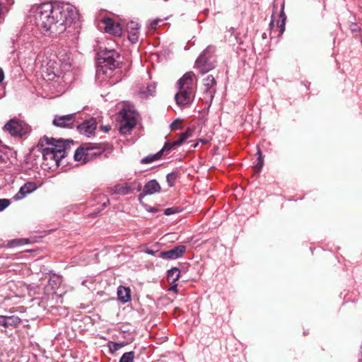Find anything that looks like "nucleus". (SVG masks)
Masks as SVG:
<instances>
[{"label":"nucleus","instance_id":"f257e3e1","mask_svg":"<svg viewBox=\"0 0 362 362\" xmlns=\"http://www.w3.org/2000/svg\"><path fill=\"white\" fill-rule=\"evenodd\" d=\"M37 26L52 34L65 31L78 18L77 8L69 3H44L33 8Z\"/></svg>","mask_w":362,"mask_h":362},{"label":"nucleus","instance_id":"f03ea898","mask_svg":"<svg viewBox=\"0 0 362 362\" xmlns=\"http://www.w3.org/2000/svg\"><path fill=\"white\" fill-rule=\"evenodd\" d=\"M72 141L55 139L46 136L41 138L37 148L42 153L45 169L54 170L59 166L60 161L66 156V149Z\"/></svg>","mask_w":362,"mask_h":362},{"label":"nucleus","instance_id":"7ed1b4c3","mask_svg":"<svg viewBox=\"0 0 362 362\" xmlns=\"http://www.w3.org/2000/svg\"><path fill=\"white\" fill-rule=\"evenodd\" d=\"M71 54L66 50L59 51L57 55L50 59L42 66L43 76L52 81L55 78L64 77L71 69Z\"/></svg>","mask_w":362,"mask_h":362},{"label":"nucleus","instance_id":"20e7f679","mask_svg":"<svg viewBox=\"0 0 362 362\" xmlns=\"http://www.w3.org/2000/svg\"><path fill=\"white\" fill-rule=\"evenodd\" d=\"M119 54L114 49H105L98 54V66L96 70L98 77H110L113 71L118 66Z\"/></svg>","mask_w":362,"mask_h":362},{"label":"nucleus","instance_id":"39448f33","mask_svg":"<svg viewBox=\"0 0 362 362\" xmlns=\"http://www.w3.org/2000/svg\"><path fill=\"white\" fill-rule=\"evenodd\" d=\"M194 76L192 71H189L185 73L177 82L178 91L175 95V99L180 107H184L192 101V86Z\"/></svg>","mask_w":362,"mask_h":362},{"label":"nucleus","instance_id":"423d86ee","mask_svg":"<svg viewBox=\"0 0 362 362\" xmlns=\"http://www.w3.org/2000/svg\"><path fill=\"white\" fill-rule=\"evenodd\" d=\"M214 52L215 47L209 45L197 59L195 66L201 74H206L215 68L216 60Z\"/></svg>","mask_w":362,"mask_h":362},{"label":"nucleus","instance_id":"0eeeda50","mask_svg":"<svg viewBox=\"0 0 362 362\" xmlns=\"http://www.w3.org/2000/svg\"><path fill=\"white\" fill-rule=\"evenodd\" d=\"M119 115L121 117L119 132L123 135L130 134L136 124V112L134 110L124 108L119 112Z\"/></svg>","mask_w":362,"mask_h":362},{"label":"nucleus","instance_id":"6e6552de","mask_svg":"<svg viewBox=\"0 0 362 362\" xmlns=\"http://www.w3.org/2000/svg\"><path fill=\"white\" fill-rule=\"evenodd\" d=\"M204 91L202 100L209 105H211L216 93V81L213 75H208L203 79Z\"/></svg>","mask_w":362,"mask_h":362},{"label":"nucleus","instance_id":"1a4fd4ad","mask_svg":"<svg viewBox=\"0 0 362 362\" xmlns=\"http://www.w3.org/2000/svg\"><path fill=\"white\" fill-rule=\"evenodd\" d=\"M4 128L13 136H21L26 134L30 131V128L27 124L16 119H12L8 122L5 124Z\"/></svg>","mask_w":362,"mask_h":362},{"label":"nucleus","instance_id":"9d476101","mask_svg":"<svg viewBox=\"0 0 362 362\" xmlns=\"http://www.w3.org/2000/svg\"><path fill=\"white\" fill-rule=\"evenodd\" d=\"M194 131L192 129H187L185 132L180 134V137L177 140L170 143L166 142L161 150H160L158 152H161V155L163 152H168L172 148L180 146L187 139L190 138L193 135Z\"/></svg>","mask_w":362,"mask_h":362},{"label":"nucleus","instance_id":"9b49d317","mask_svg":"<svg viewBox=\"0 0 362 362\" xmlns=\"http://www.w3.org/2000/svg\"><path fill=\"white\" fill-rule=\"evenodd\" d=\"M75 120V114L74 113L62 116L57 115L54 118L52 123L56 127L72 128Z\"/></svg>","mask_w":362,"mask_h":362},{"label":"nucleus","instance_id":"f8f14e48","mask_svg":"<svg viewBox=\"0 0 362 362\" xmlns=\"http://www.w3.org/2000/svg\"><path fill=\"white\" fill-rule=\"evenodd\" d=\"M186 251V246L178 245L170 250L160 252L159 257L164 259H176L182 257Z\"/></svg>","mask_w":362,"mask_h":362},{"label":"nucleus","instance_id":"ddd939ff","mask_svg":"<svg viewBox=\"0 0 362 362\" xmlns=\"http://www.w3.org/2000/svg\"><path fill=\"white\" fill-rule=\"evenodd\" d=\"M102 23L105 25L106 33L114 36H120L122 35V28L121 25L118 23L115 22L112 18H104L102 20Z\"/></svg>","mask_w":362,"mask_h":362},{"label":"nucleus","instance_id":"4468645a","mask_svg":"<svg viewBox=\"0 0 362 362\" xmlns=\"http://www.w3.org/2000/svg\"><path fill=\"white\" fill-rule=\"evenodd\" d=\"M140 28L139 24L135 21H130L127 24V37L132 44L136 43L139 40Z\"/></svg>","mask_w":362,"mask_h":362},{"label":"nucleus","instance_id":"2eb2a0df","mask_svg":"<svg viewBox=\"0 0 362 362\" xmlns=\"http://www.w3.org/2000/svg\"><path fill=\"white\" fill-rule=\"evenodd\" d=\"M97 124L95 119H90L83 122L81 124L77 126V129L81 134L90 137L95 133Z\"/></svg>","mask_w":362,"mask_h":362},{"label":"nucleus","instance_id":"dca6fc26","mask_svg":"<svg viewBox=\"0 0 362 362\" xmlns=\"http://www.w3.org/2000/svg\"><path fill=\"white\" fill-rule=\"evenodd\" d=\"M37 188V186L35 182H27L21 187L18 192L13 196V199L16 201L21 200L36 190Z\"/></svg>","mask_w":362,"mask_h":362},{"label":"nucleus","instance_id":"f3484780","mask_svg":"<svg viewBox=\"0 0 362 362\" xmlns=\"http://www.w3.org/2000/svg\"><path fill=\"white\" fill-rule=\"evenodd\" d=\"M160 190V186L156 180H151L146 182L142 192L139 194V197L146 195L153 194Z\"/></svg>","mask_w":362,"mask_h":362},{"label":"nucleus","instance_id":"a211bd4d","mask_svg":"<svg viewBox=\"0 0 362 362\" xmlns=\"http://www.w3.org/2000/svg\"><path fill=\"white\" fill-rule=\"evenodd\" d=\"M118 299L122 303H127L131 300L130 289L124 286H119L117 288Z\"/></svg>","mask_w":362,"mask_h":362},{"label":"nucleus","instance_id":"6ab92c4d","mask_svg":"<svg viewBox=\"0 0 362 362\" xmlns=\"http://www.w3.org/2000/svg\"><path fill=\"white\" fill-rule=\"evenodd\" d=\"M156 91V84L154 83H151L147 84L146 86H144L140 88L139 89V95L142 98H147L148 96L153 95Z\"/></svg>","mask_w":362,"mask_h":362},{"label":"nucleus","instance_id":"aec40b11","mask_svg":"<svg viewBox=\"0 0 362 362\" xmlns=\"http://www.w3.org/2000/svg\"><path fill=\"white\" fill-rule=\"evenodd\" d=\"M21 322V320L18 316L11 315L6 316L4 315V327L7 328L9 326H17Z\"/></svg>","mask_w":362,"mask_h":362},{"label":"nucleus","instance_id":"412c9836","mask_svg":"<svg viewBox=\"0 0 362 362\" xmlns=\"http://www.w3.org/2000/svg\"><path fill=\"white\" fill-rule=\"evenodd\" d=\"M180 269L177 267H173L170 269V270H168L167 274L168 281L171 284L175 283L176 281H177L180 277Z\"/></svg>","mask_w":362,"mask_h":362},{"label":"nucleus","instance_id":"4be33fe9","mask_svg":"<svg viewBox=\"0 0 362 362\" xmlns=\"http://www.w3.org/2000/svg\"><path fill=\"white\" fill-rule=\"evenodd\" d=\"M92 144H88L85 145V155H84V163H88L94 158V154L93 153Z\"/></svg>","mask_w":362,"mask_h":362},{"label":"nucleus","instance_id":"5701e85b","mask_svg":"<svg viewBox=\"0 0 362 362\" xmlns=\"http://www.w3.org/2000/svg\"><path fill=\"white\" fill-rule=\"evenodd\" d=\"M131 192V187L126 184L125 185H116L115 186L114 193L118 194H128Z\"/></svg>","mask_w":362,"mask_h":362},{"label":"nucleus","instance_id":"b1692460","mask_svg":"<svg viewBox=\"0 0 362 362\" xmlns=\"http://www.w3.org/2000/svg\"><path fill=\"white\" fill-rule=\"evenodd\" d=\"M161 157V152H157L155 154L149 155L141 159V163L143 164H148L155 160L160 159Z\"/></svg>","mask_w":362,"mask_h":362},{"label":"nucleus","instance_id":"393cba45","mask_svg":"<svg viewBox=\"0 0 362 362\" xmlns=\"http://www.w3.org/2000/svg\"><path fill=\"white\" fill-rule=\"evenodd\" d=\"M85 145L78 148L74 153V159L84 163Z\"/></svg>","mask_w":362,"mask_h":362},{"label":"nucleus","instance_id":"a878e982","mask_svg":"<svg viewBox=\"0 0 362 362\" xmlns=\"http://www.w3.org/2000/svg\"><path fill=\"white\" fill-rule=\"evenodd\" d=\"M134 351L126 352L122 356L119 362H134Z\"/></svg>","mask_w":362,"mask_h":362},{"label":"nucleus","instance_id":"bb28decb","mask_svg":"<svg viewBox=\"0 0 362 362\" xmlns=\"http://www.w3.org/2000/svg\"><path fill=\"white\" fill-rule=\"evenodd\" d=\"M257 163L255 165V170L259 172L263 166V156L259 148H257Z\"/></svg>","mask_w":362,"mask_h":362},{"label":"nucleus","instance_id":"cd10ccee","mask_svg":"<svg viewBox=\"0 0 362 362\" xmlns=\"http://www.w3.org/2000/svg\"><path fill=\"white\" fill-rule=\"evenodd\" d=\"M93 153L94 154V158L100 156L104 151V148L96 144H92Z\"/></svg>","mask_w":362,"mask_h":362},{"label":"nucleus","instance_id":"c85d7f7f","mask_svg":"<svg viewBox=\"0 0 362 362\" xmlns=\"http://www.w3.org/2000/svg\"><path fill=\"white\" fill-rule=\"evenodd\" d=\"M280 18H281V24L279 25V28H280V33L282 34L285 30V22H286V15L283 11H281V12L280 13Z\"/></svg>","mask_w":362,"mask_h":362},{"label":"nucleus","instance_id":"c756f323","mask_svg":"<svg viewBox=\"0 0 362 362\" xmlns=\"http://www.w3.org/2000/svg\"><path fill=\"white\" fill-rule=\"evenodd\" d=\"M179 211H180V210H179L178 208L170 207V208H167L164 210V214L166 216H170V215L174 214L175 213H177Z\"/></svg>","mask_w":362,"mask_h":362},{"label":"nucleus","instance_id":"7c9ffc66","mask_svg":"<svg viewBox=\"0 0 362 362\" xmlns=\"http://www.w3.org/2000/svg\"><path fill=\"white\" fill-rule=\"evenodd\" d=\"M10 204V201L7 199H0V211L7 208Z\"/></svg>","mask_w":362,"mask_h":362},{"label":"nucleus","instance_id":"2f4dec72","mask_svg":"<svg viewBox=\"0 0 362 362\" xmlns=\"http://www.w3.org/2000/svg\"><path fill=\"white\" fill-rule=\"evenodd\" d=\"M181 122H182V120H180V119H175V121H173L170 124L171 130L174 131V130H177V129H180Z\"/></svg>","mask_w":362,"mask_h":362},{"label":"nucleus","instance_id":"473e14b6","mask_svg":"<svg viewBox=\"0 0 362 362\" xmlns=\"http://www.w3.org/2000/svg\"><path fill=\"white\" fill-rule=\"evenodd\" d=\"M122 346H123L122 343H114L112 345V347L111 348V350L112 351H116L119 350L120 348H122Z\"/></svg>","mask_w":362,"mask_h":362},{"label":"nucleus","instance_id":"72a5a7b5","mask_svg":"<svg viewBox=\"0 0 362 362\" xmlns=\"http://www.w3.org/2000/svg\"><path fill=\"white\" fill-rule=\"evenodd\" d=\"M157 252H158V250H151V249H148V248H147L145 250L146 253H147L148 255H154Z\"/></svg>","mask_w":362,"mask_h":362},{"label":"nucleus","instance_id":"f704fd0d","mask_svg":"<svg viewBox=\"0 0 362 362\" xmlns=\"http://www.w3.org/2000/svg\"><path fill=\"white\" fill-rule=\"evenodd\" d=\"M159 22L158 20H154L150 25V28L151 29H155L156 26L157 25L158 23Z\"/></svg>","mask_w":362,"mask_h":362},{"label":"nucleus","instance_id":"c9c22d12","mask_svg":"<svg viewBox=\"0 0 362 362\" xmlns=\"http://www.w3.org/2000/svg\"><path fill=\"white\" fill-rule=\"evenodd\" d=\"M4 78V73L2 69L0 68V83L3 81Z\"/></svg>","mask_w":362,"mask_h":362},{"label":"nucleus","instance_id":"e433bc0d","mask_svg":"<svg viewBox=\"0 0 362 362\" xmlns=\"http://www.w3.org/2000/svg\"><path fill=\"white\" fill-rule=\"evenodd\" d=\"M169 291L177 292V284L174 283L173 285L169 288Z\"/></svg>","mask_w":362,"mask_h":362},{"label":"nucleus","instance_id":"4c0bfd02","mask_svg":"<svg viewBox=\"0 0 362 362\" xmlns=\"http://www.w3.org/2000/svg\"><path fill=\"white\" fill-rule=\"evenodd\" d=\"M0 325L4 327V315H0Z\"/></svg>","mask_w":362,"mask_h":362},{"label":"nucleus","instance_id":"58836bf2","mask_svg":"<svg viewBox=\"0 0 362 362\" xmlns=\"http://www.w3.org/2000/svg\"><path fill=\"white\" fill-rule=\"evenodd\" d=\"M14 243H17L18 245L23 244L24 243V240H13L12 242V244H13Z\"/></svg>","mask_w":362,"mask_h":362},{"label":"nucleus","instance_id":"ea45409f","mask_svg":"<svg viewBox=\"0 0 362 362\" xmlns=\"http://www.w3.org/2000/svg\"><path fill=\"white\" fill-rule=\"evenodd\" d=\"M109 204V200H108V199H107V201H106V202H104L103 203V209H104V208H105V207L107 206V204Z\"/></svg>","mask_w":362,"mask_h":362},{"label":"nucleus","instance_id":"a19ab883","mask_svg":"<svg viewBox=\"0 0 362 362\" xmlns=\"http://www.w3.org/2000/svg\"><path fill=\"white\" fill-rule=\"evenodd\" d=\"M274 26V20L272 19L269 23V27L271 29H272Z\"/></svg>","mask_w":362,"mask_h":362},{"label":"nucleus","instance_id":"79ce46f5","mask_svg":"<svg viewBox=\"0 0 362 362\" xmlns=\"http://www.w3.org/2000/svg\"><path fill=\"white\" fill-rule=\"evenodd\" d=\"M103 129H104L105 132H108L110 129V126H105L103 127Z\"/></svg>","mask_w":362,"mask_h":362},{"label":"nucleus","instance_id":"37998d69","mask_svg":"<svg viewBox=\"0 0 362 362\" xmlns=\"http://www.w3.org/2000/svg\"><path fill=\"white\" fill-rule=\"evenodd\" d=\"M199 141L203 144H205L208 142V141L206 139H199Z\"/></svg>","mask_w":362,"mask_h":362},{"label":"nucleus","instance_id":"c03bdc74","mask_svg":"<svg viewBox=\"0 0 362 362\" xmlns=\"http://www.w3.org/2000/svg\"><path fill=\"white\" fill-rule=\"evenodd\" d=\"M3 160H4V156H3L1 151L0 150V161H1Z\"/></svg>","mask_w":362,"mask_h":362},{"label":"nucleus","instance_id":"a18cd8bd","mask_svg":"<svg viewBox=\"0 0 362 362\" xmlns=\"http://www.w3.org/2000/svg\"><path fill=\"white\" fill-rule=\"evenodd\" d=\"M198 144H199V142H196V143H194V144L192 145V147H193V148H196V147L198 146Z\"/></svg>","mask_w":362,"mask_h":362}]
</instances>
